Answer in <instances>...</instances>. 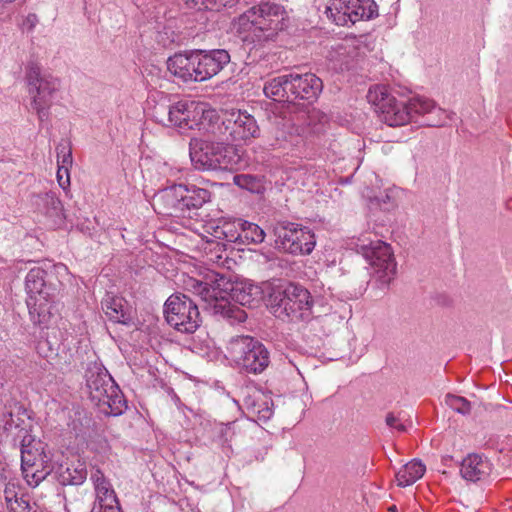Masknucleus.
<instances>
[{"instance_id":"9","label":"nucleus","mask_w":512,"mask_h":512,"mask_svg":"<svg viewBox=\"0 0 512 512\" xmlns=\"http://www.w3.org/2000/svg\"><path fill=\"white\" fill-rule=\"evenodd\" d=\"M164 314L167 323L181 333H193L200 326L198 305L186 294H172L165 302Z\"/></svg>"},{"instance_id":"48","label":"nucleus","mask_w":512,"mask_h":512,"mask_svg":"<svg viewBox=\"0 0 512 512\" xmlns=\"http://www.w3.org/2000/svg\"><path fill=\"white\" fill-rule=\"evenodd\" d=\"M395 510H396V508H395V507H391V508H390V511H391V512H395Z\"/></svg>"},{"instance_id":"15","label":"nucleus","mask_w":512,"mask_h":512,"mask_svg":"<svg viewBox=\"0 0 512 512\" xmlns=\"http://www.w3.org/2000/svg\"><path fill=\"white\" fill-rule=\"evenodd\" d=\"M276 245L293 255H308L316 244L315 236L307 227L297 223L281 222L275 226Z\"/></svg>"},{"instance_id":"4","label":"nucleus","mask_w":512,"mask_h":512,"mask_svg":"<svg viewBox=\"0 0 512 512\" xmlns=\"http://www.w3.org/2000/svg\"><path fill=\"white\" fill-rule=\"evenodd\" d=\"M152 117L165 127L176 128L180 133H186L189 130L200 129L203 121L212 124L216 118V111L206 110L203 104L195 101L182 100L172 104L160 101L153 107Z\"/></svg>"},{"instance_id":"16","label":"nucleus","mask_w":512,"mask_h":512,"mask_svg":"<svg viewBox=\"0 0 512 512\" xmlns=\"http://www.w3.org/2000/svg\"><path fill=\"white\" fill-rule=\"evenodd\" d=\"M28 92L31 106L40 113L50 102L53 92L60 86V81L32 68L27 74Z\"/></svg>"},{"instance_id":"19","label":"nucleus","mask_w":512,"mask_h":512,"mask_svg":"<svg viewBox=\"0 0 512 512\" xmlns=\"http://www.w3.org/2000/svg\"><path fill=\"white\" fill-rule=\"evenodd\" d=\"M198 73L195 76L201 82L217 75L229 62L230 54L224 49L196 50Z\"/></svg>"},{"instance_id":"12","label":"nucleus","mask_w":512,"mask_h":512,"mask_svg":"<svg viewBox=\"0 0 512 512\" xmlns=\"http://www.w3.org/2000/svg\"><path fill=\"white\" fill-rule=\"evenodd\" d=\"M272 146L276 148H292L304 142V127L299 124V118L282 104L270 118Z\"/></svg>"},{"instance_id":"1","label":"nucleus","mask_w":512,"mask_h":512,"mask_svg":"<svg viewBox=\"0 0 512 512\" xmlns=\"http://www.w3.org/2000/svg\"><path fill=\"white\" fill-rule=\"evenodd\" d=\"M185 291L198 296L215 315L227 319L230 324L246 320V312L236 305L253 307L262 298L261 288L247 282L232 283L224 274L209 270L203 279L184 277Z\"/></svg>"},{"instance_id":"38","label":"nucleus","mask_w":512,"mask_h":512,"mask_svg":"<svg viewBox=\"0 0 512 512\" xmlns=\"http://www.w3.org/2000/svg\"><path fill=\"white\" fill-rule=\"evenodd\" d=\"M66 473H68L69 477H66V485H80L82 484L87 477V470L84 463H78L73 471L69 467L66 468Z\"/></svg>"},{"instance_id":"28","label":"nucleus","mask_w":512,"mask_h":512,"mask_svg":"<svg viewBox=\"0 0 512 512\" xmlns=\"http://www.w3.org/2000/svg\"><path fill=\"white\" fill-rule=\"evenodd\" d=\"M215 145V157L213 161H215L217 165L213 170H233L236 168L240 157L236 153L234 144H226V142H222L217 140Z\"/></svg>"},{"instance_id":"8","label":"nucleus","mask_w":512,"mask_h":512,"mask_svg":"<svg viewBox=\"0 0 512 512\" xmlns=\"http://www.w3.org/2000/svg\"><path fill=\"white\" fill-rule=\"evenodd\" d=\"M269 306L274 316L282 320H306L311 316L312 299L307 289L290 283L271 293Z\"/></svg>"},{"instance_id":"40","label":"nucleus","mask_w":512,"mask_h":512,"mask_svg":"<svg viewBox=\"0 0 512 512\" xmlns=\"http://www.w3.org/2000/svg\"><path fill=\"white\" fill-rule=\"evenodd\" d=\"M386 424L390 428H394L400 432H403L406 430V426H405V424L402 423V418L400 415L396 416L393 413L387 414Z\"/></svg>"},{"instance_id":"30","label":"nucleus","mask_w":512,"mask_h":512,"mask_svg":"<svg viewBox=\"0 0 512 512\" xmlns=\"http://www.w3.org/2000/svg\"><path fill=\"white\" fill-rule=\"evenodd\" d=\"M3 421V432L7 438L11 437L12 441L20 440L21 442L25 436H32L28 431L26 420L21 418L19 413L14 414L10 412L4 415Z\"/></svg>"},{"instance_id":"27","label":"nucleus","mask_w":512,"mask_h":512,"mask_svg":"<svg viewBox=\"0 0 512 512\" xmlns=\"http://www.w3.org/2000/svg\"><path fill=\"white\" fill-rule=\"evenodd\" d=\"M242 221V219L221 220L218 223H209L206 230L214 239L240 243Z\"/></svg>"},{"instance_id":"7","label":"nucleus","mask_w":512,"mask_h":512,"mask_svg":"<svg viewBox=\"0 0 512 512\" xmlns=\"http://www.w3.org/2000/svg\"><path fill=\"white\" fill-rule=\"evenodd\" d=\"M207 130L216 140L226 144L247 143L260 135V128L255 118L242 110H226L216 118Z\"/></svg>"},{"instance_id":"22","label":"nucleus","mask_w":512,"mask_h":512,"mask_svg":"<svg viewBox=\"0 0 512 512\" xmlns=\"http://www.w3.org/2000/svg\"><path fill=\"white\" fill-rule=\"evenodd\" d=\"M91 480L94 484L96 499L99 505V511H96V507H94L92 512H120L115 491L104 474L100 470H96L91 475Z\"/></svg>"},{"instance_id":"34","label":"nucleus","mask_w":512,"mask_h":512,"mask_svg":"<svg viewBox=\"0 0 512 512\" xmlns=\"http://www.w3.org/2000/svg\"><path fill=\"white\" fill-rule=\"evenodd\" d=\"M246 405L250 415L257 417V419L260 421H267L273 415V411L269 406V402L263 397L257 400L247 399Z\"/></svg>"},{"instance_id":"24","label":"nucleus","mask_w":512,"mask_h":512,"mask_svg":"<svg viewBox=\"0 0 512 512\" xmlns=\"http://www.w3.org/2000/svg\"><path fill=\"white\" fill-rule=\"evenodd\" d=\"M91 425L92 417L83 407L73 404L69 408L67 426L69 433L74 434L78 445H87V435L90 433Z\"/></svg>"},{"instance_id":"20","label":"nucleus","mask_w":512,"mask_h":512,"mask_svg":"<svg viewBox=\"0 0 512 512\" xmlns=\"http://www.w3.org/2000/svg\"><path fill=\"white\" fill-rule=\"evenodd\" d=\"M184 184H174L159 190L153 198V206L159 214L178 216L183 214Z\"/></svg>"},{"instance_id":"29","label":"nucleus","mask_w":512,"mask_h":512,"mask_svg":"<svg viewBox=\"0 0 512 512\" xmlns=\"http://www.w3.org/2000/svg\"><path fill=\"white\" fill-rule=\"evenodd\" d=\"M288 82H290V74L267 80L263 87L265 96L277 102L290 103Z\"/></svg>"},{"instance_id":"37","label":"nucleus","mask_w":512,"mask_h":512,"mask_svg":"<svg viewBox=\"0 0 512 512\" xmlns=\"http://www.w3.org/2000/svg\"><path fill=\"white\" fill-rule=\"evenodd\" d=\"M445 403L452 410L462 415H468L471 412V403L462 396L447 394L445 396Z\"/></svg>"},{"instance_id":"39","label":"nucleus","mask_w":512,"mask_h":512,"mask_svg":"<svg viewBox=\"0 0 512 512\" xmlns=\"http://www.w3.org/2000/svg\"><path fill=\"white\" fill-rule=\"evenodd\" d=\"M10 512H37V509L31 506L27 499L21 497L11 503Z\"/></svg>"},{"instance_id":"35","label":"nucleus","mask_w":512,"mask_h":512,"mask_svg":"<svg viewBox=\"0 0 512 512\" xmlns=\"http://www.w3.org/2000/svg\"><path fill=\"white\" fill-rule=\"evenodd\" d=\"M189 8L197 10L219 11L224 7L234 6L238 0H183Z\"/></svg>"},{"instance_id":"2","label":"nucleus","mask_w":512,"mask_h":512,"mask_svg":"<svg viewBox=\"0 0 512 512\" xmlns=\"http://www.w3.org/2000/svg\"><path fill=\"white\" fill-rule=\"evenodd\" d=\"M286 20L287 14L281 5L262 2L241 14L234 28L244 43L261 46L274 40L286 27Z\"/></svg>"},{"instance_id":"5","label":"nucleus","mask_w":512,"mask_h":512,"mask_svg":"<svg viewBox=\"0 0 512 512\" xmlns=\"http://www.w3.org/2000/svg\"><path fill=\"white\" fill-rule=\"evenodd\" d=\"M47 273L40 267H33L25 278L26 304L31 320L35 324L47 325L53 316V303L59 290L46 280Z\"/></svg>"},{"instance_id":"25","label":"nucleus","mask_w":512,"mask_h":512,"mask_svg":"<svg viewBox=\"0 0 512 512\" xmlns=\"http://www.w3.org/2000/svg\"><path fill=\"white\" fill-rule=\"evenodd\" d=\"M215 142L192 138L189 143V154L192 163L197 169L213 170L215 157Z\"/></svg>"},{"instance_id":"14","label":"nucleus","mask_w":512,"mask_h":512,"mask_svg":"<svg viewBox=\"0 0 512 512\" xmlns=\"http://www.w3.org/2000/svg\"><path fill=\"white\" fill-rule=\"evenodd\" d=\"M229 350L236 364L248 373H261L270 362L266 347L249 336H240L232 340Z\"/></svg>"},{"instance_id":"43","label":"nucleus","mask_w":512,"mask_h":512,"mask_svg":"<svg viewBox=\"0 0 512 512\" xmlns=\"http://www.w3.org/2000/svg\"><path fill=\"white\" fill-rule=\"evenodd\" d=\"M227 259V257L223 256L221 253L219 254H211L206 256V263L207 264H216V265H222L224 261Z\"/></svg>"},{"instance_id":"33","label":"nucleus","mask_w":512,"mask_h":512,"mask_svg":"<svg viewBox=\"0 0 512 512\" xmlns=\"http://www.w3.org/2000/svg\"><path fill=\"white\" fill-rule=\"evenodd\" d=\"M265 239V232L257 224L242 221L241 238L239 244H260Z\"/></svg>"},{"instance_id":"21","label":"nucleus","mask_w":512,"mask_h":512,"mask_svg":"<svg viewBox=\"0 0 512 512\" xmlns=\"http://www.w3.org/2000/svg\"><path fill=\"white\" fill-rule=\"evenodd\" d=\"M167 68L171 74L183 82H201L195 76V73H198L196 50L176 53L169 57Z\"/></svg>"},{"instance_id":"11","label":"nucleus","mask_w":512,"mask_h":512,"mask_svg":"<svg viewBox=\"0 0 512 512\" xmlns=\"http://www.w3.org/2000/svg\"><path fill=\"white\" fill-rule=\"evenodd\" d=\"M379 280L388 284L396 273V262L391 247L381 241L362 235L356 244Z\"/></svg>"},{"instance_id":"10","label":"nucleus","mask_w":512,"mask_h":512,"mask_svg":"<svg viewBox=\"0 0 512 512\" xmlns=\"http://www.w3.org/2000/svg\"><path fill=\"white\" fill-rule=\"evenodd\" d=\"M367 100L387 125L395 127L410 122L411 112L407 110V102L398 100L386 86L371 87L367 93Z\"/></svg>"},{"instance_id":"46","label":"nucleus","mask_w":512,"mask_h":512,"mask_svg":"<svg viewBox=\"0 0 512 512\" xmlns=\"http://www.w3.org/2000/svg\"><path fill=\"white\" fill-rule=\"evenodd\" d=\"M70 185V176L69 173L66 171V188Z\"/></svg>"},{"instance_id":"36","label":"nucleus","mask_w":512,"mask_h":512,"mask_svg":"<svg viewBox=\"0 0 512 512\" xmlns=\"http://www.w3.org/2000/svg\"><path fill=\"white\" fill-rule=\"evenodd\" d=\"M235 185L252 193H260L263 189L262 179L252 174H237L233 178Z\"/></svg>"},{"instance_id":"23","label":"nucleus","mask_w":512,"mask_h":512,"mask_svg":"<svg viewBox=\"0 0 512 512\" xmlns=\"http://www.w3.org/2000/svg\"><path fill=\"white\" fill-rule=\"evenodd\" d=\"M491 472L492 463L483 455L471 453L461 462L460 474L466 481H484L490 476Z\"/></svg>"},{"instance_id":"18","label":"nucleus","mask_w":512,"mask_h":512,"mask_svg":"<svg viewBox=\"0 0 512 512\" xmlns=\"http://www.w3.org/2000/svg\"><path fill=\"white\" fill-rule=\"evenodd\" d=\"M323 89L322 80L313 73H290L288 90L290 103L296 100L315 101Z\"/></svg>"},{"instance_id":"31","label":"nucleus","mask_w":512,"mask_h":512,"mask_svg":"<svg viewBox=\"0 0 512 512\" xmlns=\"http://www.w3.org/2000/svg\"><path fill=\"white\" fill-rule=\"evenodd\" d=\"M184 190L182 193L183 213L191 209L201 208L210 199V192L196 185H184Z\"/></svg>"},{"instance_id":"26","label":"nucleus","mask_w":512,"mask_h":512,"mask_svg":"<svg viewBox=\"0 0 512 512\" xmlns=\"http://www.w3.org/2000/svg\"><path fill=\"white\" fill-rule=\"evenodd\" d=\"M102 310L107 318L115 323L128 325L133 319L131 307L120 296L107 294L102 300Z\"/></svg>"},{"instance_id":"45","label":"nucleus","mask_w":512,"mask_h":512,"mask_svg":"<svg viewBox=\"0 0 512 512\" xmlns=\"http://www.w3.org/2000/svg\"><path fill=\"white\" fill-rule=\"evenodd\" d=\"M57 158H58V160H57V163H58L57 180H58L59 185H60L61 187H63L62 182H61V180H62L61 170H62V168L64 167V166H63L64 159H63L62 161H60V156H59V154L57 155Z\"/></svg>"},{"instance_id":"44","label":"nucleus","mask_w":512,"mask_h":512,"mask_svg":"<svg viewBox=\"0 0 512 512\" xmlns=\"http://www.w3.org/2000/svg\"><path fill=\"white\" fill-rule=\"evenodd\" d=\"M219 433L222 437H225V442L228 440V436L231 434V426L230 424H222L219 427Z\"/></svg>"},{"instance_id":"32","label":"nucleus","mask_w":512,"mask_h":512,"mask_svg":"<svg viewBox=\"0 0 512 512\" xmlns=\"http://www.w3.org/2000/svg\"><path fill=\"white\" fill-rule=\"evenodd\" d=\"M425 471L426 467L421 461H410L396 473L398 486L406 487L414 484L424 475Z\"/></svg>"},{"instance_id":"6","label":"nucleus","mask_w":512,"mask_h":512,"mask_svg":"<svg viewBox=\"0 0 512 512\" xmlns=\"http://www.w3.org/2000/svg\"><path fill=\"white\" fill-rule=\"evenodd\" d=\"M86 388L90 400L106 415H121L127 408L126 400L107 370L94 365L86 372Z\"/></svg>"},{"instance_id":"42","label":"nucleus","mask_w":512,"mask_h":512,"mask_svg":"<svg viewBox=\"0 0 512 512\" xmlns=\"http://www.w3.org/2000/svg\"><path fill=\"white\" fill-rule=\"evenodd\" d=\"M38 22L37 16L35 14H29L22 23V28L31 31L34 29Z\"/></svg>"},{"instance_id":"13","label":"nucleus","mask_w":512,"mask_h":512,"mask_svg":"<svg viewBox=\"0 0 512 512\" xmlns=\"http://www.w3.org/2000/svg\"><path fill=\"white\" fill-rule=\"evenodd\" d=\"M325 14L338 26H349L378 16L374 0H329Z\"/></svg>"},{"instance_id":"17","label":"nucleus","mask_w":512,"mask_h":512,"mask_svg":"<svg viewBox=\"0 0 512 512\" xmlns=\"http://www.w3.org/2000/svg\"><path fill=\"white\" fill-rule=\"evenodd\" d=\"M407 110L410 113V121H417L418 117H423L422 124L436 127L443 126L449 119V113L437 107L435 102L423 96H415L407 102Z\"/></svg>"},{"instance_id":"41","label":"nucleus","mask_w":512,"mask_h":512,"mask_svg":"<svg viewBox=\"0 0 512 512\" xmlns=\"http://www.w3.org/2000/svg\"><path fill=\"white\" fill-rule=\"evenodd\" d=\"M4 498L11 509V503H14L15 499H19L16 492V486L13 483L5 484Z\"/></svg>"},{"instance_id":"47","label":"nucleus","mask_w":512,"mask_h":512,"mask_svg":"<svg viewBox=\"0 0 512 512\" xmlns=\"http://www.w3.org/2000/svg\"><path fill=\"white\" fill-rule=\"evenodd\" d=\"M68 158H71V152H69L68 154H66V158H65L66 163L68 162Z\"/></svg>"},{"instance_id":"3","label":"nucleus","mask_w":512,"mask_h":512,"mask_svg":"<svg viewBox=\"0 0 512 512\" xmlns=\"http://www.w3.org/2000/svg\"><path fill=\"white\" fill-rule=\"evenodd\" d=\"M21 471L30 487L38 486L51 476L64 486L62 464L54 459L55 455L46 451V445L34 436H25L20 443Z\"/></svg>"}]
</instances>
